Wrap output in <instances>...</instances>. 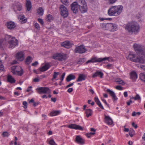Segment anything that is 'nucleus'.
<instances>
[{
	"label": "nucleus",
	"mask_w": 145,
	"mask_h": 145,
	"mask_svg": "<svg viewBox=\"0 0 145 145\" xmlns=\"http://www.w3.org/2000/svg\"><path fill=\"white\" fill-rule=\"evenodd\" d=\"M125 29L130 33H134L136 34L139 30L140 27L138 23L135 21H132L125 25Z\"/></svg>",
	"instance_id": "obj_1"
},
{
	"label": "nucleus",
	"mask_w": 145,
	"mask_h": 145,
	"mask_svg": "<svg viewBox=\"0 0 145 145\" xmlns=\"http://www.w3.org/2000/svg\"><path fill=\"white\" fill-rule=\"evenodd\" d=\"M123 8L121 5L112 6L108 10V14L110 16H117L120 14Z\"/></svg>",
	"instance_id": "obj_2"
},
{
	"label": "nucleus",
	"mask_w": 145,
	"mask_h": 145,
	"mask_svg": "<svg viewBox=\"0 0 145 145\" xmlns=\"http://www.w3.org/2000/svg\"><path fill=\"white\" fill-rule=\"evenodd\" d=\"M133 47L138 55L144 58L145 57V46L141 44L135 43L134 44Z\"/></svg>",
	"instance_id": "obj_3"
},
{
	"label": "nucleus",
	"mask_w": 145,
	"mask_h": 145,
	"mask_svg": "<svg viewBox=\"0 0 145 145\" xmlns=\"http://www.w3.org/2000/svg\"><path fill=\"white\" fill-rule=\"evenodd\" d=\"M126 58L127 59L135 62L145 63V58L138 55L136 56L132 52L129 53L126 56Z\"/></svg>",
	"instance_id": "obj_4"
},
{
	"label": "nucleus",
	"mask_w": 145,
	"mask_h": 145,
	"mask_svg": "<svg viewBox=\"0 0 145 145\" xmlns=\"http://www.w3.org/2000/svg\"><path fill=\"white\" fill-rule=\"evenodd\" d=\"M6 40L9 44V47L13 48L18 45V41L14 37L10 35H6L5 37Z\"/></svg>",
	"instance_id": "obj_5"
},
{
	"label": "nucleus",
	"mask_w": 145,
	"mask_h": 145,
	"mask_svg": "<svg viewBox=\"0 0 145 145\" xmlns=\"http://www.w3.org/2000/svg\"><path fill=\"white\" fill-rule=\"evenodd\" d=\"M101 26L104 30H109L111 31H116L118 29L117 25L112 23L102 24Z\"/></svg>",
	"instance_id": "obj_6"
},
{
	"label": "nucleus",
	"mask_w": 145,
	"mask_h": 145,
	"mask_svg": "<svg viewBox=\"0 0 145 145\" xmlns=\"http://www.w3.org/2000/svg\"><path fill=\"white\" fill-rule=\"evenodd\" d=\"M11 71L13 74L21 76L24 72L22 67L19 66H14L11 67Z\"/></svg>",
	"instance_id": "obj_7"
},
{
	"label": "nucleus",
	"mask_w": 145,
	"mask_h": 145,
	"mask_svg": "<svg viewBox=\"0 0 145 145\" xmlns=\"http://www.w3.org/2000/svg\"><path fill=\"white\" fill-rule=\"evenodd\" d=\"M78 2L80 4L79 8L82 13H84L87 11V7L85 0H78Z\"/></svg>",
	"instance_id": "obj_8"
},
{
	"label": "nucleus",
	"mask_w": 145,
	"mask_h": 145,
	"mask_svg": "<svg viewBox=\"0 0 145 145\" xmlns=\"http://www.w3.org/2000/svg\"><path fill=\"white\" fill-rule=\"evenodd\" d=\"M59 8L61 16L64 18L67 17L68 15V11L67 8L64 5H60Z\"/></svg>",
	"instance_id": "obj_9"
},
{
	"label": "nucleus",
	"mask_w": 145,
	"mask_h": 145,
	"mask_svg": "<svg viewBox=\"0 0 145 145\" xmlns=\"http://www.w3.org/2000/svg\"><path fill=\"white\" fill-rule=\"evenodd\" d=\"M37 90L38 93L39 94L47 93L50 94L51 93V91L50 89L48 87H41L37 88Z\"/></svg>",
	"instance_id": "obj_10"
},
{
	"label": "nucleus",
	"mask_w": 145,
	"mask_h": 145,
	"mask_svg": "<svg viewBox=\"0 0 145 145\" xmlns=\"http://www.w3.org/2000/svg\"><path fill=\"white\" fill-rule=\"evenodd\" d=\"M78 0H76V1L74 2L71 5V9L75 13H77L78 11L80 4L78 3Z\"/></svg>",
	"instance_id": "obj_11"
},
{
	"label": "nucleus",
	"mask_w": 145,
	"mask_h": 145,
	"mask_svg": "<svg viewBox=\"0 0 145 145\" xmlns=\"http://www.w3.org/2000/svg\"><path fill=\"white\" fill-rule=\"evenodd\" d=\"M86 51L84 46L83 45H81L76 48L75 50V52L82 54L85 53Z\"/></svg>",
	"instance_id": "obj_12"
},
{
	"label": "nucleus",
	"mask_w": 145,
	"mask_h": 145,
	"mask_svg": "<svg viewBox=\"0 0 145 145\" xmlns=\"http://www.w3.org/2000/svg\"><path fill=\"white\" fill-rule=\"evenodd\" d=\"M85 140L80 136L77 135L76 136L75 142L81 145L85 144Z\"/></svg>",
	"instance_id": "obj_13"
},
{
	"label": "nucleus",
	"mask_w": 145,
	"mask_h": 145,
	"mask_svg": "<svg viewBox=\"0 0 145 145\" xmlns=\"http://www.w3.org/2000/svg\"><path fill=\"white\" fill-rule=\"evenodd\" d=\"M68 127L72 129H74L76 130L78 129L81 131L83 130V128L82 127L79 125L76 124H71L68 126Z\"/></svg>",
	"instance_id": "obj_14"
},
{
	"label": "nucleus",
	"mask_w": 145,
	"mask_h": 145,
	"mask_svg": "<svg viewBox=\"0 0 145 145\" xmlns=\"http://www.w3.org/2000/svg\"><path fill=\"white\" fill-rule=\"evenodd\" d=\"M73 45L72 43L69 41H65L61 43L62 46L64 47L67 49L71 48Z\"/></svg>",
	"instance_id": "obj_15"
},
{
	"label": "nucleus",
	"mask_w": 145,
	"mask_h": 145,
	"mask_svg": "<svg viewBox=\"0 0 145 145\" xmlns=\"http://www.w3.org/2000/svg\"><path fill=\"white\" fill-rule=\"evenodd\" d=\"M105 116V122L108 125H111L113 123V121L110 117L108 116H107L106 115H104Z\"/></svg>",
	"instance_id": "obj_16"
},
{
	"label": "nucleus",
	"mask_w": 145,
	"mask_h": 145,
	"mask_svg": "<svg viewBox=\"0 0 145 145\" xmlns=\"http://www.w3.org/2000/svg\"><path fill=\"white\" fill-rule=\"evenodd\" d=\"M24 54L23 52H21L18 53L16 55V58L18 60L23 61L24 59Z\"/></svg>",
	"instance_id": "obj_17"
},
{
	"label": "nucleus",
	"mask_w": 145,
	"mask_h": 145,
	"mask_svg": "<svg viewBox=\"0 0 145 145\" xmlns=\"http://www.w3.org/2000/svg\"><path fill=\"white\" fill-rule=\"evenodd\" d=\"M7 27L10 29H12L16 27V25L14 22L12 21L7 22Z\"/></svg>",
	"instance_id": "obj_18"
},
{
	"label": "nucleus",
	"mask_w": 145,
	"mask_h": 145,
	"mask_svg": "<svg viewBox=\"0 0 145 145\" xmlns=\"http://www.w3.org/2000/svg\"><path fill=\"white\" fill-rule=\"evenodd\" d=\"M50 67L49 63H46L41 68L39 69V71L41 72H44L47 70Z\"/></svg>",
	"instance_id": "obj_19"
},
{
	"label": "nucleus",
	"mask_w": 145,
	"mask_h": 145,
	"mask_svg": "<svg viewBox=\"0 0 145 145\" xmlns=\"http://www.w3.org/2000/svg\"><path fill=\"white\" fill-rule=\"evenodd\" d=\"M106 91L112 97V99L114 101L116 100L117 99L115 94L113 91H111L109 89H108L106 90Z\"/></svg>",
	"instance_id": "obj_20"
},
{
	"label": "nucleus",
	"mask_w": 145,
	"mask_h": 145,
	"mask_svg": "<svg viewBox=\"0 0 145 145\" xmlns=\"http://www.w3.org/2000/svg\"><path fill=\"white\" fill-rule=\"evenodd\" d=\"M92 60H93V63L95 62H100L106 60V58H97L95 57H92Z\"/></svg>",
	"instance_id": "obj_21"
},
{
	"label": "nucleus",
	"mask_w": 145,
	"mask_h": 145,
	"mask_svg": "<svg viewBox=\"0 0 145 145\" xmlns=\"http://www.w3.org/2000/svg\"><path fill=\"white\" fill-rule=\"evenodd\" d=\"M66 54H59L58 60L59 61H63L67 59Z\"/></svg>",
	"instance_id": "obj_22"
},
{
	"label": "nucleus",
	"mask_w": 145,
	"mask_h": 145,
	"mask_svg": "<svg viewBox=\"0 0 145 145\" xmlns=\"http://www.w3.org/2000/svg\"><path fill=\"white\" fill-rule=\"evenodd\" d=\"M103 73L101 72L97 71L95 72L93 75L92 77H95L97 76H99L102 78H103Z\"/></svg>",
	"instance_id": "obj_23"
},
{
	"label": "nucleus",
	"mask_w": 145,
	"mask_h": 145,
	"mask_svg": "<svg viewBox=\"0 0 145 145\" xmlns=\"http://www.w3.org/2000/svg\"><path fill=\"white\" fill-rule=\"evenodd\" d=\"M86 77V76L83 74H79L78 79L76 80V81L78 82L84 80H85Z\"/></svg>",
	"instance_id": "obj_24"
},
{
	"label": "nucleus",
	"mask_w": 145,
	"mask_h": 145,
	"mask_svg": "<svg viewBox=\"0 0 145 145\" xmlns=\"http://www.w3.org/2000/svg\"><path fill=\"white\" fill-rule=\"evenodd\" d=\"M137 78V75L136 72L133 71L131 74V78L133 80L135 81Z\"/></svg>",
	"instance_id": "obj_25"
},
{
	"label": "nucleus",
	"mask_w": 145,
	"mask_h": 145,
	"mask_svg": "<svg viewBox=\"0 0 145 145\" xmlns=\"http://www.w3.org/2000/svg\"><path fill=\"white\" fill-rule=\"evenodd\" d=\"M94 100L95 102L102 109H104V108L101 105V103L99 101L98 98L97 97H95L94 98Z\"/></svg>",
	"instance_id": "obj_26"
},
{
	"label": "nucleus",
	"mask_w": 145,
	"mask_h": 145,
	"mask_svg": "<svg viewBox=\"0 0 145 145\" xmlns=\"http://www.w3.org/2000/svg\"><path fill=\"white\" fill-rule=\"evenodd\" d=\"M93 112L92 110L90 109H86V116L88 118L91 116Z\"/></svg>",
	"instance_id": "obj_27"
},
{
	"label": "nucleus",
	"mask_w": 145,
	"mask_h": 145,
	"mask_svg": "<svg viewBox=\"0 0 145 145\" xmlns=\"http://www.w3.org/2000/svg\"><path fill=\"white\" fill-rule=\"evenodd\" d=\"M7 80L8 82L11 83H15V80L11 75H8V76Z\"/></svg>",
	"instance_id": "obj_28"
},
{
	"label": "nucleus",
	"mask_w": 145,
	"mask_h": 145,
	"mask_svg": "<svg viewBox=\"0 0 145 145\" xmlns=\"http://www.w3.org/2000/svg\"><path fill=\"white\" fill-rule=\"evenodd\" d=\"M75 76L72 74H70L66 78V80L69 82L72 80L74 79L75 78Z\"/></svg>",
	"instance_id": "obj_29"
},
{
	"label": "nucleus",
	"mask_w": 145,
	"mask_h": 145,
	"mask_svg": "<svg viewBox=\"0 0 145 145\" xmlns=\"http://www.w3.org/2000/svg\"><path fill=\"white\" fill-rule=\"evenodd\" d=\"M26 8L27 10L29 11L31 8V2L30 1H27L26 3Z\"/></svg>",
	"instance_id": "obj_30"
},
{
	"label": "nucleus",
	"mask_w": 145,
	"mask_h": 145,
	"mask_svg": "<svg viewBox=\"0 0 145 145\" xmlns=\"http://www.w3.org/2000/svg\"><path fill=\"white\" fill-rule=\"evenodd\" d=\"M54 17L52 15L49 14L47 15L46 16V20L48 22H50L52 20H53Z\"/></svg>",
	"instance_id": "obj_31"
},
{
	"label": "nucleus",
	"mask_w": 145,
	"mask_h": 145,
	"mask_svg": "<svg viewBox=\"0 0 145 145\" xmlns=\"http://www.w3.org/2000/svg\"><path fill=\"white\" fill-rule=\"evenodd\" d=\"M6 41L5 39H0V48L3 47V46L5 44Z\"/></svg>",
	"instance_id": "obj_32"
},
{
	"label": "nucleus",
	"mask_w": 145,
	"mask_h": 145,
	"mask_svg": "<svg viewBox=\"0 0 145 145\" xmlns=\"http://www.w3.org/2000/svg\"><path fill=\"white\" fill-rule=\"evenodd\" d=\"M18 19H20L22 20V23H24L26 22L27 20L25 19V16L24 15H19L18 17Z\"/></svg>",
	"instance_id": "obj_33"
},
{
	"label": "nucleus",
	"mask_w": 145,
	"mask_h": 145,
	"mask_svg": "<svg viewBox=\"0 0 145 145\" xmlns=\"http://www.w3.org/2000/svg\"><path fill=\"white\" fill-rule=\"evenodd\" d=\"M43 10L41 7H40L37 10V12L40 16H42L43 13Z\"/></svg>",
	"instance_id": "obj_34"
},
{
	"label": "nucleus",
	"mask_w": 145,
	"mask_h": 145,
	"mask_svg": "<svg viewBox=\"0 0 145 145\" xmlns=\"http://www.w3.org/2000/svg\"><path fill=\"white\" fill-rule=\"evenodd\" d=\"M60 113V112L59 111H53L51 112L50 116H56L59 114Z\"/></svg>",
	"instance_id": "obj_35"
},
{
	"label": "nucleus",
	"mask_w": 145,
	"mask_h": 145,
	"mask_svg": "<svg viewBox=\"0 0 145 145\" xmlns=\"http://www.w3.org/2000/svg\"><path fill=\"white\" fill-rule=\"evenodd\" d=\"M115 82L119 84L123 85L125 84V83L122 80L118 78L116 79Z\"/></svg>",
	"instance_id": "obj_36"
},
{
	"label": "nucleus",
	"mask_w": 145,
	"mask_h": 145,
	"mask_svg": "<svg viewBox=\"0 0 145 145\" xmlns=\"http://www.w3.org/2000/svg\"><path fill=\"white\" fill-rule=\"evenodd\" d=\"M129 134L131 137H133L135 134V131L132 129H131L129 131Z\"/></svg>",
	"instance_id": "obj_37"
},
{
	"label": "nucleus",
	"mask_w": 145,
	"mask_h": 145,
	"mask_svg": "<svg viewBox=\"0 0 145 145\" xmlns=\"http://www.w3.org/2000/svg\"><path fill=\"white\" fill-rule=\"evenodd\" d=\"M140 79L145 82V74L143 73H141L140 74Z\"/></svg>",
	"instance_id": "obj_38"
},
{
	"label": "nucleus",
	"mask_w": 145,
	"mask_h": 145,
	"mask_svg": "<svg viewBox=\"0 0 145 145\" xmlns=\"http://www.w3.org/2000/svg\"><path fill=\"white\" fill-rule=\"evenodd\" d=\"M32 60V58L30 56H28L26 59V62L27 64L30 63Z\"/></svg>",
	"instance_id": "obj_39"
},
{
	"label": "nucleus",
	"mask_w": 145,
	"mask_h": 145,
	"mask_svg": "<svg viewBox=\"0 0 145 145\" xmlns=\"http://www.w3.org/2000/svg\"><path fill=\"white\" fill-rule=\"evenodd\" d=\"M59 54H54L52 56V58L58 60Z\"/></svg>",
	"instance_id": "obj_40"
},
{
	"label": "nucleus",
	"mask_w": 145,
	"mask_h": 145,
	"mask_svg": "<svg viewBox=\"0 0 145 145\" xmlns=\"http://www.w3.org/2000/svg\"><path fill=\"white\" fill-rule=\"evenodd\" d=\"M59 72H54V75H53V78L52 79V80H54L56 79L57 76L59 74Z\"/></svg>",
	"instance_id": "obj_41"
},
{
	"label": "nucleus",
	"mask_w": 145,
	"mask_h": 145,
	"mask_svg": "<svg viewBox=\"0 0 145 145\" xmlns=\"http://www.w3.org/2000/svg\"><path fill=\"white\" fill-rule=\"evenodd\" d=\"M132 98L134 99L135 100H140L141 99L140 97L138 94H137L135 97H132Z\"/></svg>",
	"instance_id": "obj_42"
},
{
	"label": "nucleus",
	"mask_w": 145,
	"mask_h": 145,
	"mask_svg": "<svg viewBox=\"0 0 145 145\" xmlns=\"http://www.w3.org/2000/svg\"><path fill=\"white\" fill-rule=\"evenodd\" d=\"M49 144L50 145H57L53 139H51L50 141Z\"/></svg>",
	"instance_id": "obj_43"
},
{
	"label": "nucleus",
	"mask_w": 145,
	"mask_h": 145,
	"mask_svg": "<svg viewBox=\"0 0 145 145\" xmlns=\"http://www.w3.org/2000/svg\"><path fill=\"white\" fill-rule=\"evenodd\" d=\"M10 134L7 132H4L2 134V135L4 137H8Z\"/></svg>",
	"instance_id": "obj_44"
},
{
	"label": "nucleus",
	"mask_w": 145,
	"mask_h": 145,
	"mask_svg": "<svg viewBox=\"0 0 145 145\" xmlns=\"http://www.w3.org/2000/svg\"><path fill=\"white\" fill-rule=\"evenodd\" d=\"M68 0H61V2L63 4L67 5L68 4Z\"/></svg>",
	"instance_id": "obj_45"
},
{
	"label": "nucleus",
	"mask_w": 145,
	"mask_h": 145,
	"mask_svg": "<svg viewBox=\"0 0 145 145\" xmlns=\"http://www.w3.org/2000/svg\"><path fill=\"white\" fill-rule=\"evenodd\" d=\"M4 69L3 66L1 61L0 60V72L2 71Z\"/></svg>",
	"instance_id": "obj_46"
},
{
	"label": "nucleus",
	"mask_w": 145,
	"mask_h": 145,
	"mask_svg": "<svg viewBox=\"0 0 145 145\" xmlns=\"http://www.w3.org/2000/svg\"><path fill=\"white\" fill-rule=\"evenodd\" d=\"M16 8L17 10L20 11L22 9V5L20 4L16 6Z\"/></svg>",
	"instance_id": "obj_47"
},
{
	"label": "nucleus",
	"mask_w": 145,
	"mask_h": 145,
	"mask_svg": "<svg viewBox=\"0 0 145 145\" xmlns=\"http://www.w3.org/2000/svg\"><path fill=\"white\" fill-rule=\"evenodd\" d=\"M35 27L37 29L39 30L40 29V26L37 23H35Z\"/></svg>",
	"instance_id": "obj_48"
},
{
	"label": "nucleus",
	"mask_w": 145,
	"mask_h": 145,
	"mask_svg": "<svg viewBox=\"0 0 145 145\" xmlns=\"http://www.w3.org/2000/svg\"><path fill=\"white\" fill-rule=\"evenodd\" d=\"M27 103L26 101L23 102V104L24 105V108H27Z\"/></svg>",
	"instance_id": "obj_49"
},
{
	"label": "nucleus",
	"mask_w": 145,
	"mask_h": 145,
	"mask_svg": "<svg viewBox=\"0 0 145 145\" xmlns=\"http://www.w3.org/2000/svg\"><path fill=\"white\" fill-rule=\"evenodd\" d=\"M103 58H106V60H105H105H108L109 61H113V60L112 59V58L110 57H104Z\"/></svg>",
	"instance_id": "obj_50"
},
{
	"label": "nucleus",
	"mask_w": 145,
	"mask_h": 145,
	"mask_svg": "<svg viewBox=\"0 0 145 145\" xmlns=\"http://www.w3.org/2000/svg\"><path fill=\"white\" fill-rule=\"evenodd\" d=\"M116 89L119 90H122L123 89L122 87L120 86H117L116 87Z\"/></svg>",
	"instance_id": "obj_51"
},
{
	"label": "nucleus",
	"mask_w": 145,
	"mask_h": 145,
	"mask_svg": "<svg viewBox=\"0 0 145 145\" xmlns=\"http://www.w3.org/2000/svg\"><path fill=\"white\" fill-rule=\"evenodd\" d=\"M117 0H108V1L110 4L114 3Z\"/></svg>",
	"instance_id": "obj_52"
},
{
	"label": "nucleus",
	"mask_w": 145,
	"mask_h": 145,
	"mask_svg": "<svg viewBox=\"0 0 145 145\" xmlns=\"http://www.w3.org/2000/svg\"><path fill=\"white\" fill-rule=\"evenodd\" d=\"M65 75V73L64 72L63 73V74L61 76V78L60 79V80L61 81V82H62L63 80L64 76Z\"/></svg>",
	"instance_id": "obj_53"
},
{
	"label": "nucleus",
	"mask_w": 145,
	"mask_h": 145,
	"mask_svg": "<svg viewBox=\"0 0 145 145\" xmlns=\"http://www.w3.org/2000/svg\"><path fill=\"white\" fill-rule=\"evenodd\" d=\"M7 57V56L6 54H3L2 56V59L5 60Z\"/></svg>",
	"instance_id": "obj_54"
},
{
	"label": "nucleus",
	"mask_w": 145,
	"mask_h": 145,
	"mask_svg": "<svg viewBox=\"0 0 145 145\" xmlns=\"http://www.w3.org/2000/svg\"><path fill=\"white\" fill-rule=\"evenodd\" d=\"M132 99V98H131L130 100L127 102V105L129 106L132 103V101L131 100Z\"/></svg>",
	"instance_id": "obj_55"
},
{
	"label": "nucleus",
	"mask_w": 145,
	"mask_h": 145,
	"mask_svg": "<svg viewBox=\"0 0 145 145\" xmlns=\"http://www.w3.org/2000/svg\"><path fill=\"white\" fill-rule=\"evenodd\" d=\"M142 17V15L140 13H138L137 16L136 17L138 19H139L141 18Z\"/></svg>",
	"instance_id": "obj_56"
},
{
	"label": "nucleus",
	"mask_w": 145,
	"mask_h": 145,
	"mask_svg": "<svg viewBox=\"0 0 145 145\" xmlns=\"http://www.w3.org/2000/svg\"><path fill=\"white\" fill-rule=\"evenodd\" d=\"M38 21L40 23V24L42 25L43 24V22L42 19L39 18L38 19Z\"/></svg>",
	"instance_id": "obj_57"
},
{
	"label": "nucleus",
	"mask_w": 145,
	"mask_h": 145,
	"mask_svg": "<svg viewBox=\"0 0 145 145\" xmlns=\"http://www.w3.org/2000/svg\"><path fill=\"white\" fill-rule=\"evenodd\" d=\"M73 89L72 88H70L67 90V92L69 93H71L72 92Z\"/></svg>",
	"instance_id": "obj_58"
},
{
	"label": "nucleus",
	"mask_w": 145,
	"mask_h": 145,
	"mask_svg": "<svg viewBox=\"0 0 145 145\" xmlns=\"http://www.w3.org/2000/svg\"><path fill=\"white\" fill-rule=\"evenodd\" d=\"M38 64V62L37 61H35L34 63H32V65L33 66H35Z\"/></svg>",
	"instance_id": "obj_59"
},
{
	"label": "nucleus",
	"mask_w": 145,
	"mask_h": 145,
	"mask_svg": "<svg viewBox=\"0 0 145 145\" xmlns=\"http://www.w3.org/2000/svg\"><path fill=\"white\" fill-rule=\"evenodd\" d=\"M132 125L133 127H134L135 129L137 128L138 127L137 125V124H135V123L134 122L132 123Z\"/></svg>",
	"instance_id": "obj_60"
},
{
	"label": "nucleus",
	"mask_w": 145,
	"mask_h": 145,
	"mask_svg": "<svg viewBox=\"0 0 145 145\" xmlns=\"http://www.w3.org/2000/svg\"><path fill=\"white\" fill-rule=\"evenodd\" d=\"M93 63V60H92V58L91 59L88 60L86 62L87 63Z\"/></svg>",
	"instance_id": "obj_61"
},
{
	"label": "nucleus",
	"mask_w": 145,
	"mask_h": 145,
	"mask_svg": "<svg viewBox=\"0 0 145 145\" xmlns=\"http://www.w3.org/2000/svg\"><path fill=\"white\" fill-rule=\"evenodd\" d=\"M39 80L38 78H35L33 80V81L34 82H38L39 81Z\"/></svg>",
	"instance_id": "obj_62"
},
{
	"label": "nucleus",
	"mask_w": 145,
	"mask_h": 145,
	"mask_svg": "<svg viewBox=\"0 0 145 145\" xmlns=\"http://www.w3.org/2000/svg\"><path fill=\"white\" fill-rule=\"evenodd\" d=\"M39 103V102H34L33 104V105L35 106H36L38 105Z\"/></svg>",
	"instance_id": "obj_63"
},
{
	"label": "nucleus",
	"mask_w": 145,
	"mask_h": 145,
	"mask_svg": "<svg viewBox=\"0 0 145 145\" xmlns=\"http://www.w3.org/2000/svg\"><path fill=\"white\" fill-rule=\"evenodd\" d=\"M140 67L141 69H142L143 70H145V65H140Z\"/></svg>",
	"instance_id": "obj_64"
}]
</instances>
